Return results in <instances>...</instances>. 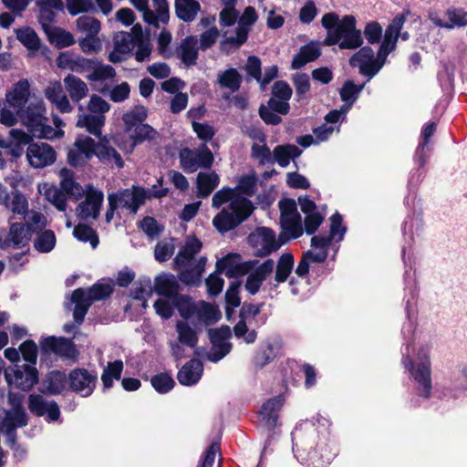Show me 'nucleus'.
Wrapping results in <instances>:
<instances>
[{"label":"nucleus","instance_id":"nucleus-18","mask_svg":"<svg viewBox=\"0 0 467 467\" xmlns=\"http://www.w3.org/2000/svg\"><path fill=\"white\" fill-rule=\"evenodd\" d=\"M103 200V192L88 185L85 191V200L77 208L78 216L84 220L96 219L99 214Z\"/></svg>","mask_w":467,"mask_h":467},{"label":"nucleus","instance_id":"nucleus-23","mask_svg":"<svg viewBox=\"0 0 467 467\" xmlns=\"http://www.w3.org/2000/svg\"><path fill=\"white\" fill-rule=\"evenodd\" d=\"M274 269L275 261L273 259H266L255 268L253 267L247 273L248 275L244 284L245 290L251 295L257 294L261 285L273 273Z\"/></svg>","mask_w":467,"mask_h":467},{"label":"nucleus","instance_id":"nucleus-55","mask_svg":"<svg viewBox=\"0 0 467 467\" xmlns=\"http://www.w3.org/2000/svg\"><path fill=\"white\" fill-rule=\"evenodd\" d=\"M152 294L151 281L149 277L140 279L135 283L134 287L131 290V296L136 299L142 301V306L147 307V300Z\"/></svg>","mask_w":467,"mask_h":467},{"label":"nucleus","instance_id":"nucleus-43","mask_svg":"<svg viewBox=\"0 0 467 467\" xmlns=\"http://www.w3.org/2000/svg\"><path fill=\"white\" fill-rule=\"evenodd\" d=\"M60 178V187L68 195L75 198L81 196L84 190L79 183L74 180V172L67 168H63L58 172Z\"/></svg>","mask_w":467,"mask_h":467},{"label":"nucleus","instance_id":"nucleus-31","mask_svg":"<svg viewBox=\"0 0 467 467\" xmlns=\"http://www.w3.org/2000/svg\"><path fill=\"white\" fill-rule=\"evenodd\" d=\"M445 20L431 17V21L438 26L452 29L456 26H467V11L462 8H449L444 14Z\"/></svg>","mask_w":467,"mask_h":467},{"label":"nucleus","instance_id":"nucleus-60","mask_svg":"<svg viewBox=\"0 0 467 467\" xmlns=\"http://www.w3.org/2000/svg\"><path fill=\"white\" fill-rule=\"evenodd\" d=\"M174 307L177 308L184 320L191 319L194 316L196 303H193L190 297L182 295L175 296L172 300Z\"/></svg>","mask_w":467,"mask_h":467},{"label":"nucleus","instance_id":"nucleus-57","mask_svg":"<svg viewBox=\"0 0 467 467\" xmlns=\"http://www.w3.org/2000/svg\"><path fill=\"white\" fill-rule=\"evenodd\" d=\"M122 370L123 362L121 360L109 362L101 375V380L104 388L109 389L112 386L113 379H119Z\"/></svg>","mask_w":467,"mask_h":467},{"label":"nucleus","instance_id":"nucleus-4","mask_svg":"<svg viewBox=\"0 0 467 467\" xmlns=\"http://www.w3.org/2000/svg\"><path fill=\"white\" fill-rule=\"evenodd\" d=\"M9 409L0 410V432L6 437L7 443L15 445L16 429L27 425V414L23 407V396L9 392L7 396Z\"/></svg>","mask_w":467,"mask_h":467},{"label":"nucleus","instance_id":"nucleus-40","mask_svg":"<svg viewBox=\"0 0 467 467\" xmlns=\"http://www.w3.org/2000/svg\"><path fill=\"white\" fill-rule=\"evenodd\" d=\"M198 41L195 36H188L183 39L178 48V53L183 64L193 66L198 58Z\"/></svg>","mask_w":467,"mask_h":467},{"label":"nucleus","instance_id":"nucleus-42","mask_svg":"<svg viewBox=\"0 0 467 467\" xmlns=\"http://www.w3.org/2000/svg\"><path fill=\"white\" fill-rule=\"evenodd\" d=\"M86 71L88 72L86 78L91 82L111 79L116 76V71L111 66L94 60H90V64Z\"/></svg>","mask_w":467,"mask_h":467},{"label":"nucleus","instance_id":"nucleus-29","mask_svg":"<svg viewBox=\"0 0 467 467\" xmlns=\"http://www.w3.org/2000/svg\"><path fill=\"white\" fill-rule=\"evenodd\" d=\"M221 317V312L216 306L204 301H199L196 303L192 319L196 325L209 326L216 323Z\"/></svg>","mask_w":467,"mask_h":467},{"label":"nucleus","instance_id":"nucleus-36","mask_svg":"<svg viewBox=\"0 0 467 467\" xmlns=\"http://www.w3.org/2000/svg\"><path fill=\"white\" fill-rule=\"evenodd\" d=\"M7 237L9 240V247H24L28 244L31 238V229L26 223H14L10 225Z\"/></svg>","mask_w":467,"mask_h":467},{"label":"nucleus","instance_id":"nucleus-39","mask_svg":"<svg viewBox=\"0 0 467 467\" xmlns=\"http://www.w3.org/2000/svg\"><path fill=\"white\" fill-rule=\"evenodd\" d=\"M206 258L203 256H201L198 259L192 261V267L190 269L182 271L179 274V280L188 285H194L199 284L202 278V274L204 270Z\"/></svg>","mask_w":467,"mask_h":467},{"label":"nucleus","instance_id":"nucleus-61","mask_svg":"<svg viewBox=\"0 0 467 467\" xmlns=\"http://www.w3.org/2000/svg\"><path fill=\"white\" fill-rule=\"evenodd\" d=\"M130 2L140 12L142 13V16L145 22L156 28L160 26L161 22L158 18L159 12L156 9L155 11H151L148 7L147 0H130Z\"/></svg>","mask_w":467,"mask_h":467},{"label":"nucleus","instance_id":"nucleus-58","mask_svg":"<svg viewBox=\"0 0 467 467\" xmlns=\"http://www.w3.org/2000/svg\"><path fill=\"white\" fill-rule=\"evenodd\" d=\"M57 243V238L51 230H46L38 234L34 240V247L40 253L51 252Z\"/></svg>","mask_w":467,"mask_h":467},{"label":"nucleus","instance_id":"nucleus-63","mask_svg":"<svg viewBox=\"0 0 467 467\" xmlns=\"http://www.w3.org/2000/svg\"><path fill=\"white\" fill-rule=\"evenodd\" d=\"M36 5L40 8L41 17L48 21H52L55 16L52 9L57 11L64 9L62 0H36Z\"/></svg>","mask_w":467,"mask_h":467},{"label":"nucleus","instance_id":"nucleus-49","mask_svg":"<svg viewBox=\"0 0 467 467\" xmlns=\"http://www.w3.org/2000/svg\"><path fill=\"white\" fill-rule=\"evenodd\" d=\"M302 153L296 145H279L274 150V158L275 161L282 167H286L290 161L298 157Z\"/></svg>","mask_w":467,"mask_h":467},{"label":"nucleus","instance_id":"nucleus-25","mask_svg":"<svg viewBox=\"0 0 467 467\" xmlns=\"http://www.w3.org/2000/svg\"><path fill=\"white\" fill-rule=\"evenodd\" d=\"M44 94L46 99L61 113H69L73 110L69 99L65 94L59 81H50L45 88Z\"/></svg>","mask_w":467,"mask_h":467},{"label":"nucleus","instance_id":"nucleus-64","mask_svg":"<svg viewBox=\"0 0 467 467\" xmlns=\"http://www.w3.org/2000/svg\"><path fill=\"white\" fill-rule=\"evenodd\" d=\"M151 386L159 393H167L173 389L175 382L167 373L155 375L150 379Z\"/></svg>","mask_w":467,"mask_h":467},{"label":"nucleus","instance_id":"nucleus-33","mask_svg":"<svg viewBox=\"0 0 467 467\" xmlns=\"http://www.w3.org/2000/svg\"><path fill=\"white\" fill-rule=\"evenodd\" d=\"M154 288L158 295L171 300L178 296L180 285L173 275H161L155 278Z\"/></svg>","mask_w":467,"mask_h":467},{"label":"nucleus","instance_id":"nucleus-44","mask_svg":"<svg viewBox=\"0 0 467 467\" xmlns=\"http://www.w3.org/2000/svg\"><path fill=\"white\" fill-rule=\"evenodd\" d=\"M200 10L201 5L195 0H175L176 15L185 22L194 20Z\"/></svg>","mask_w":467,"mask_h":467},{"label":"nucleus","instance_id":"nucleus-9","mask_svg":"<svg viewBox=\"0 0 467 467\" xmlns=\"http://www.w3.org/2000/svg\"><path fill=\"white\" fill-rule=\"evenodd\" d=\"M32 97L30 83L26 78L19 79L6 90L5 99L7 105L16 110V118L24 121V114L28 109V105L36 99Z\"/></svg>","mask_w":467,"mask_h":467},{"label":"nucleus","instance_id":"nucleus-2","mask_svg":"<svg viewBox=\"0 0 467 467\" xmlns=\"http://www.w3.org/2000/svg\"><path fill=\"white\" fill-rule=\"evenodd\" d=\"M353 16L339 17L336 13H327L322 16V26L327 30L323 44L337 45L340 49H357L363 44L361 31L356 27Z\"/></svg>","mask_w":467,"mask_h":467},{"label":"nucleus","instance_id":"nucleus-13","mask_svg":"<svg viewBox=\"0 0 467 467\" xmlns=\"http://www.w3.org/2000/svg\"><path fill=\"white\" fill-rule=\"evenodd\" d=\"M208 335L212 348L207 358L212 362H217L231 351L232 344L228 342L232 335L231 328L228 326H221L219 328L209 329Z\"/></svg>","mask_w":467,"mask_h":467},{"label":"nucleus","instance_id":"nucleus-5","mask_svg":"<svg viewBox=\"0 0 467 467\" xmlns=\"http://www.w3.org/2000/svg\"><path fill=\"white\" fill-rule=\"evenodd\" d=\"M45 114L46 106L43 99H36L29 103L22 122L28 128L29 132L34 137L47 140L61 137L64 132L49 126Z\"/></svg>","mask_w":467,"mask_h":467},{"label":"nucleus","instance_id":"nucleus-15","mask_svg":"<svg viewBox=\"0 0 467 467\" xmlns=\"http://www.w3.org/2000/svg\"><path fill=\"white\" fill-rule=\"evenodd\" d=\"M5 379L9 385L28 390L38 381V372L33 365H16L5 371Z\"/></svg>","mask_w":467,"mask_h":467},{"label":"nucleus","instance_id":"nucleus-48","mask_svg":"<svg viewBox=\"0 0 467 467\" xmlns=\"http://www.w3.org/2000/svg\"><path fill=\"white\" fill-rule=\"evenodd\" d=\"M330 239L324 236H314L311 239V246L317 251H307L306 256L313 262L322 263L327 257V246L329 244Z\"/></svg>","mask_w":467,"mask_h":467},{"label":"nucleus","instance_id":"nucleus-21","mask_svg":"<svg viewBox=\"0 0 467 467\" xmlns=\"http://www.w3.org/2000/svg\"><path fill=\"white\" fill-rule=\"evenodd\" d=\"M93 139L88 136H78L73 146L69 149L67 159L73 166H82L93 156Z\"/></svg>","mask_w":467,"mask_h":467},{"label":"nucleus","instance_id":"nucleus-37","mask_svg":"<svg viewBox=\"0 0 467 467\" xmlns=\"http://www.w3.org/2000/svg\"><path fill=\"white\" fill-rule=\"evenodd\" d=\"M38 192L49 202H51L58 211L64 212L67 208V199L65 194L55 185L43 182L38 184Z\"/></svg>","mask_w":467,"mask_h":467},{"label":"nucleus","instance_id":"nucleus-30","mask_svg":"<svg viewBox=\"0 0 467 467\" xmlns=\"http://www.w3.org/2000/svg\"><path fill=\"white\" fill-rule=\"evenodd\" d=\"M202 371V363L198 359H192L179 370L177 379L182 385L192 386L200 380Z\"/></svg>","mask_w":467,"mask_h":467},{"label":"nucleus","instance_id":"nucleus-32","mask_svg":"<svg viewBox=\"0 0 467 467\" xmlns=\"http://www.w3.org/2000/svg\"><path fill=\"white\" fill-rule=\"evenodd\" d=\"M202 244L194 236H188L185 240L183 246L174 258V264L177 267H182L189 265L193 260V257L202 249Z\"/></svg>","mask_w":467,"mask_h":467},{"label":"nucleus","instance_id":"nucleus-52","mask_svg":"<svg viewBox=\"0 0 467 467\" xmlns=\"http://www.w3.org/2000/svg\"><path fill=\"white\" fill-rule=\"evenodd\" d=\"M129 137L132 140V145L130 150H133L136 144L142 142L145 140H154L157 136L156 130L150 125L140 123V125L133 128V130L127 132Z\"/></svg>","mask_w":467,"mask_h":467},{"label":"nucleus","instance_id":"nucleus-34","mask_svg":"<svg viewBox=\"0 0 467 467\" xmlns=\"http://www.w3.org/2000/svg\"><path fill=\"white\" fill-rule=\"evenodd\" d=\"M65 88L74 102H79L88 94V87L80 78L68 74L63 79Z\"/></svg>","mask_w":467,"mask_h":467},{"label":"nucleus","instance_id":"nucleus-27","mask_svg":"<svg viewBox=\"0 0 467 467\" xmlns=\"http://www.w3.org/2000/svg\"><path fill=\"white\" fill-rule=\"evenodd\" d=\"M57 66L64 70L83 73L88 69L90 59L69 51L61 52L56 59Z\"/></svg>","mask_w":467,"mask_h":467},{"label":"nucleus","instance_id":"nucleus-47","mask_svg":"<svg viewBox=\"0 0 467 467\" xmlns=\"http://www.w3.org/2000/svg\"><path fill=\"white\" fill-rule=\"evenodd\" d=\"M67 383V377L60 371L50 372L43 381L44 390L49 394L57 395L61 393Z\"/></svg>","mask_w":467,"mask_h":467},{"label":"nucleus","instance_id":"nucleus-11","mask_svg":"<svg viewBox=\"0 0 467 467\" xmlns=\"http://www.w3.org/2000/svg\"><path fill=\"white\" fill-rule=\"evenodd\" d=\"M279 208L280 223L284 233L290 238L300 237L304 230L296 202L290 199H283L279 202Z\"/></svg>","mask_w":467,"mask_h":467},{"label":"nucleus","instance_id":"nucleus-28","mask_svg":"<svg viewBox=\"0 0 467 467\" xmlns=\"http://www.w3.org/2000/svg\"><path fill=\"white\" fill-rule=\"evenodd\" d=\"M257 20V14L254 7L247 6L238 20L236 28V36L228 38L231 43H235L237 47L244 44L247 39V34L252 25Z\"/></svg>","mask_w":467,"mask_h":467},{"label":"nucleus","instance_id":"nucleus-56","mask_svg":"<svg viewBox=\"0 0 467 467\" xmlns=\"http://www.w3.org/2000/svg\"><path fill=\"white\" fill-rule=\"evenodd\" d=\"M99 92L107 95L109 99L115 103H120L129 99L130 94V86L128 82H121L111 88H103Z\"/></svg>","mask_w":467,"mask_h":467},{"label":"nucleus","instance_id":"nucleus-20","mask_svg":"<svg viewBox=\"0 0 467 467\" xmlns=\"http://www.w3.org/2000/svg\"><path fill=\"white\" fill-rule=\"evenodd\" d=\"M254 261L243 263L236 254H230L216 262V272L223 273L227 277L246 275L254 266Z\"/></svg>","mask_w":467,"mask_h":467},{"label":"nucleus","instance_id":"nucleus-50","mask_svg":"<svg viewBox=\"0 0 467 467\" xmlns=\"http://www.w3.org/2000/svg\"><path fill=\"white\" fill-rule=\"evenodd\" d=\"M147 118V109L143 106H136L123 115V122L126 132H130L133 128L142 123Z\"/></svg>","mask_w":467,"mask_h":467},{"label":"nucleus","instance_id":"nucleus-22","mask_svg":"<svg viewBox=\"0 0 467 467\" xmlns=\"http://www.w3.org/2000/svg\"><path fill=\"white\" fill-rule=\"evenodd\" d=\"M405 17L403 16H398L387 27L383 41L379 49V59L386 62L387 57L396 48L397 41L399 39L400 31L403 27Z\"/></svg>","mask_w":467,"mask_h":467},{"label":"nucleus","instance_id":"nucleus-45","mask_svg":"<svg viewBox=\"0 0 467 467\" xmlns=\"http://www.w3.org/2000/svg\"><path fill=\"white\" fill-rule=\"evenodd\" d=\"M275 286L278 284L285 283L292 273L294 268V257L291 254H283L276 265L275 264Z\"/></svg>","mask_w":467,"mask_h":467},{"label":"nucleus","instance_id":"nucleus-62","mask_svg":"<svg viewBox=\"0 0 467 467\" xmlns=\"http://www.w3.org/2000/svg\"><path fill=\"white\" fill-rule=\"evenodd\" d=\"M4 205L14 213L24 214L28 208L26 198L19 192H14L12 198L7 199Z\"/></svg>","mask_w":467,"mask_h":467},{"label":"nucleus","instance_id":"nucleus-6","mask_svg":"<svg viewBox=\"0 0 467 467\" xmlns=\"http://www.w3.org/2000/svg\"><path fill=\"white\" fill-rule=\"evenodd\" d=\"M110 104L97 94L90 96L87 105L88 113L78 115L77 127L84 128L90 134L99 137L101 135V128L105 124V114L110 110Z\"/></svg>","mask_w":467,"mask_h":467},{"label":"nucleus","instance_id":"nucleus-3","mask_svg":"<svg viewBox=\"0 0 467 467\" xmlns=\"http://www.w3.org/2000/svg\"><path fill=\"white\" fill-rule=\"evenodd\" d=\"M406 350L402 363L410 372L418 394L427 399L432 390L431 348L420 346L416 351V362L410 357L409 346Z\"/></svg>","mask_w":467,"mask_h":467},{"label":"nucleus","instance_id":"nucleus-41","mask_svg":"<svg viewBox=\"0 0 467 467\" xmlns=\"http://www.w3.org/2000/svg\"><path fill=\"white\" fill-rule=\"evenodd\" d=\"M321 54L320 46L317 42H310L301 47L300 52L294 57L292 67L296 69L305 66L306 63L314 61Z\"/></svg>","mask_w":467,"mask_h":467},{"label":"nucleus","instance_id":"nucleus-17","mask_svg":"<svg viewBox=\"0 0 467 467\" xmlns=\"http://www.w3.org/2000/svg\"><path fill=\"white\" fill-rule=\"evenodd\" d=\"M67 380L73 391L79 393L82 397H88L96 388L98 376L94 371L76 368L68 374Z\"/></svg>","mask_w":467,"mask_h":467},{"label":"nucleus","instance_id":"nucleus-12","mask_svg":"<svg viewBox=\"0 0 467 467\" xmlns=\"http://www.w3.org/2000/svg\"><path fill=\"white\" fill-rule=\"evenodd\" d=\"M180 160L185 171L194 172L199 168L211 167L213 162V156L206 145H202L194 150H182L180 153Z\"/></svg>","mask_w":467,"mask_h":467},{"label":"nucleus","instance_id":"nucleus-10","mask_svg":"<svg viewBox=\"0 0 467 467\" xmlns=\"http://www.w3.org/2000/svg\"><path fill=\"white\" fill-rule=\"evenodd\" d=\"M175 331L177 338L170 342L171 353L176 359H182L186 357V348H194L197 346L198 334L187 320H178Z\"/></svg>","mask_w":467,"mask_h":467},{"label":"nucleus","instance_id":"nucleus-35","mask_svg":"<svg viewBox=\"0 0 467 467\" xmlns=\"http://www.w3.org/2000/svg\"><path fill=\"white\" fill-rule=\"evenodd\" d=\"M94 156H97L100 162L106 165L115 164L118 168L123 167V161L118 151L107 143H96L93 140Z\"/></svg>","mask_w":467,"mask_h":467},{"label":"nucleus","instance_id":"nucleus-38","mask_svg":"<svg viewBox=\"0 0 467 467\" xmlns=\"http://www.w3.org/2000/svg\"><path fill=\"white\" fill-rule=\"evenodd\" d=\"M283 404L284 399L281 396L270 399L263 404L260 417L268 427L274 428L275 426L278 419L277 412Z\"/></svg>","mask_w":467,"mask_h":467},{"label":"nucleus","instance_id":"nucleus-16","mask_svg":"<svg viewBox=\"0 0 467 467\" xmlns=\"http://www.w3.org/2000/svg\"><path fill=\"white\" fill-rule=\"evenodd\" d=\"M249 242L254 248L256 255L262 257L267 256L281 246V244L275 238V232L266 227L258 228L251 234Z\"/></svg>","mask_w":467,"mask_h":467},{"label":"nucleus","instance_id":"nucleus-1","mask_svg":"<svg viewBox=\"0 0 467 467\" xmlns=\"http://www.w3.org/2000/svg\"><path fill=\"white\" fill-rule=\"evenodd\" d=\"M256 186V178L247 175L239 181L236 189L223 188L213 196V207L219 208L223 204L222 212L213 220V224L221 233L228 232L242 222L252 213V203L240 193L252 195Z\"/></svg>","mask_w":467,"mask_h":467},{"label":"nucleus","instance_id":"nucleus-7","mask_svg":"<svg viewBox=\"0 0 467 467\" xmlns=\"http://www.w3.org/2000/svg\"><path fill=\"white\" fill-rule=\"evenodd\" d=\"M113 291V285L109 283L95 284L88 290L76 289L71 295V302L75 304L73 311L74 319L81 324L90 306L96 300H101L109 296Z\"/></svg>","mask_w":467,"mask_h":467},{"label":"nucleus","instance_id":"nucleus-24","mask_svg":"<svg viewBox=\"0 0 467 467\" xmlns=\"http://www.w3.org/2000/svg\"><path fill=\"white\" fill-rule=\"evenodd\" d=\"M26 158L32 167L43 168L56 161V152L47 143H33L27 148Z\"/></svg>","mask_w":467,"mask_h":467},{"label":"nucleus","instance_id":"nucleus-59","mask_svg":"<svg viewBox=\"0 0 467 467\" xmlns=\"http://www.w3.org/2000/svg\"><path fill=\"white\" fill-rule=\"evenodd\" d=\"M77 28L84 36L99 35L100 31V23L92 16H83L76 21Z\"/></svg>","mask_w":467,"mask_h":467},{"label":"nucleus","instance_id":"nucleus-26","mask_svg":"<svg viewBox=\"0 0 467 467\" xmlns=\"http://www.w3.org/2000/svg\"><path fill=\"white\" fill-rule=\"evenodd\" d=\"M41 347L47 351H52L67 358H74L78 355V351L73 342L63 337H47L41 341Z\"/></svg>","mask_w":467,"mask_h":467},{"label":"nucleus","instance_id":"nucleus-51","mask_svg":"<svg viewBox=\"0 0 467 467\" xmlns=\"http://www.w3.org/2000/svg\"><path fill=\"white\" fill-rule=\"evenodd\" d=\"M242 82V76L235 68H229L218 74V83L232 92L239 89Z\"/></svg>","mask_w":467,"mask_h":467},{"label":"nucleus","instance_id":"nucleus-53","mask_svg":"<svg viewBox=\"0 0 467 467\" xmlns=\"http://www.w3.org/2000/svg\"><path fill=\"white\" fill-rule=\"evenodd\" d=\"M16 38L29 50H37L40 47V40L31 27L26 26L15 30Z\"/></svg>","mask_w":467,"mask_h":467},{"label":"nucleus","instance_id":"nucleus-54","mask_svg":"<svg viewBox=\"0 0 467 467\" xmlns=\"http://www.w3.org/2000/svg\"><path fill=\"white\" fill-rule=\"evenodd\" d=\"M365 84L357 86L352 80L345 82L340 88V99L344 102L343 105H349V109L358 99L359 93L363 90Z\"/></svg>","mask_w":467,"mask_h":467},{"label":"nucleus","instance_id":"nucleus-19","mask_svg":"<svg viewBox=\"0 0 467 467\" xmlns=\"http://www.w3.org/2000/svg\"><path fill=\"white\" fill-rule=\"evenodd\" d=\"M28 409L37 417L46 416L48 421H57L60 417V409L57 403L39 394L29 395Z\"/></svg>","mask_w":467,"mask_h":467},{"label":"nucleus","instance_id":"nucleus-46","mask_svg":"<svg viewBox=\"0 0 467 467\" xmlns=\"http://www.w3.org/2000/svg\"><path fill=\"white\" fill-rule=\"evenodd\" d=\"M218 184L219 176L214 171L200 172L197 175V188L199 196L206 197L210 195Z\"/></svg>","mask_w":467,"mask_h":467},{"label":"nucleus","instance_id":"nucleus-8","mask_svg":"<svg viewBox=\"0 0 467 467\" xmlns=\"http://www.w3.org/2000/svg\"><path fill=\"white\" fill-rule=\"evenodd\" d=\"M167 192V189H157V186L153 185L152 189L149 191L148 193L142 188L132 187L131 189L110 193L108 196L114 197V203L117 204L118 208H126L130 210L133 213H136L139 207L144 202L147 197L160 198L165 196Z\"/></svg>","mask_w":467,"mask_h":467},{"label":"nucleus","instance_id":"nucleus-14","mask_svg":"<svg viewBox=\"0 0 467 467\" xmlns=\"http://www.w3.org/2000/svg\"><path fill=\"white\" fill-rule=\"evenodd\" d=\"M349 64L352 67H358L359 73L372 78L383 67L385 62L374 57V51L369 47H364L355 53L349 59Z\"/></svg>","mask_w":467,"mask_h":467}]
</instances>
